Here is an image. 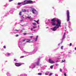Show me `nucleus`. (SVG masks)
I'll return each mask as SVG.
<instances>
[{"label":"nucleus","mask_w":76,"mask_h":76,"mask_svg":"<svg viewBox=\"0 0 76 76\" xmlns=\"http://www.w3.org/2000/svg\"><path fill=\"white\" fill-rule=\"evenodd\" d=\"M56 26H55L53 28H51V29L53 31H56L57 28H58L59 27H61V25H60V24H59L58 22V23L56 24Z\"/></svg>","instance_id":"obj_2"},{"label":"nucleus","mask_w":76,"mask_h":76,"mask_svg":"<svg viewBox=\"0 0 76 76\" xmlns=\"http://www.w3.org/2000/svg\"><path fill=\"white\" fill-rule=\"evenodd\" d=\"M18 36H19V35H18L16 34V37H18Z\"/></svg>","instance_id":"obj_31"},{"label":"nucleus","mask_w":76,"mask_h":76,"mask_svg":"<svg viewBox=\"0 0 76 76\" xmlns=\"http://www.w3.org/2000/svg\"><path fill=\"white\" fill-rule=\"evenodd\" d=\"M51 21L52 22H51V23L52 25L53 26H56V21L57 22V23H58V22L59 24H60V25L61 24V21L60 20L56 18H53L51 19Z\"/></svg>","instance_id":"obj_1"},{"label":"nucleus","mask_w":76,"mask_h":76,"mask_svg":"<svg viewBox=\"0 0 76 76\" xmlns=\"http://www.w3.org/2000/svg\"><path fill=\"white\" fill-rule=\"evenodd\" d=\"M8 56H10V53H8Z\"/></svg>","instance_id":"obj_32"},{"label":"nucleus","mask_w":76,"mask_h":76,"mask_svg":"<svg viewBox=\"0 0 76 76\" xmlns=\"http://www.w3.org/2000/svg\"><path fill=\"white\" fill-rule=\"evenodd\" d=\"M33 28L34 29H35V28H37V26H33Z\"/></svg>","instance_id":"obj_14"},{"label":"nucleus","mask_w":76,"mask_h":76,"mask_svg":"<svg viewBox=\"0 0 76 76\" xmlns=\"http://www.w3.org/2000/svg\"><path fill=\"white\" fill-rule=\"evenodd\" d=\"M39 61H38L37 62V63H36L37 65V66H38V65H39Z\"/></svg>","instance_id":"obj_12"},{"label":"nucleus","mask_w":76,"mask_h":76,"mask_svg":"<svg viewBox=\"0 0 76 76\" xmlns=\"http://www.w3.org/2000/svg\"><path fill=\"white\" fill-rule=\"evenodd\" d=\"M49 61L50 63H51V64L54 63V61L51 60V59L50 58L49 59Z\"/></svg>","instance_id":"obj_7"},{"label":"nucleus","mask_w":76,"mask_h":76,"mask_svg":"<svg viewBox=\"0 0 76 76\" xmlns=\"http://www.w3.org/2000/svg\"><path fill=\"white\" fill-rule=\"evenodd\" d=\"M37 39L36 38L35 39V41H37Z\"/></svg>","instance_id":"obj_33"},{"label":"nucleus","mask_w":76,"mask_h":76,"mask_svg":"<svg viewBox=\"0 0 76 76\" xmlns=\"http://www.w3.org/2000/svg\"><path fill=\"white\" fill-rule=\"evenodd\" d=\"M38 75H42V73H39L38 74Z\"/></svg>","instance_id":"obj_21"},{"label":"nucleus","mask_w":76,"mask_h":76,"mask_svg":"<svg viewBox=\"0 0 76 76\" xmlns=\"http://www.w3.org/2000/svg\"><path fill=\"white\" fill-rule=\"evenodd\" d=\"M50 75H52V73H50Z\"/></svg>","instance_id":"obj_41"},{"label":"nucleus","mask_w":76,"mask_h":76,"mask_svg":"<svg viewBox=\"0 0 76 76\" xmlns=\"http://www.w3.org/2000/svg\"><path fill=\"white\" fill-rule=\"evenodd\" d=\"M34 22H36V21L35 20H34Z\"/></svg>","instance_id":"obj_43"},{"label":"nucleus","mask_w":76,"mask_h":76,"mask_svg":"<svg viewBox=\"0 0 76 76\" xmlns=\"http://www.w3.org/2000/svg\"><path fill=\"white\" fill-rule=\"evenodd\" d=\"M15 31H16L17 32H19V31L18 30L16 29Z\"/></svg>","instance_id":"obj_24"},{"label":"nucleus","mask_w":76,"mask_h":76,"mask_svg":"<svg viewBox=\"0 0 76 76\" xmlns=\"http://www.w3.org/2000/svg\"><path fill=\"white\" fill-rule=\"evenodd\" d=\"M3 48H4L6 49V47L5 46H3Z\"/></svg>","instance_id":"obj_26"},{"label":"nucleus","mask_w":76,"mask_h":76,"mask_svg":"<svg viewBox=\"0 0 76 76\" xmlns=\"http://www.w3.org/2000/svg\"><path fill=\"white\" fill-rule=\"evenodd\" d=\"M31 16H30V17H27V18H28V19H31Z\"/></svg>","instance_id":"obj_18"},{"label":"nucleus","mask_w":76,"mask_h":76,"mask_svg":"<svg viewBox=\"0 0 76 76\" xmlns=\"http://www.w3.org/2000/svg\"><path fill=\"white\" fill-rule=\"evenodd\" d=\"M70 46H72V43H70Z\"/></svg>","instance_id":"obj_35"},{"label":"nucleus","mask_w":76,"mask_h":76,"mask_svg":"<svg viewBox=\"0 0 76 76\" xmlns=\"http://www.w3.org/2000/svg\"><path fill=\"white\" fill-rule=\"evenodd\" d=\"M64 75L65 76H66V73H64Z\"/></svg>","instance_id":"obj_29"},{"label":"nucleus","mask_w":76,"mask_h":76,"mask_svg":"<svg viewBox=\"0 0 76 76\" xmlns=\"http://www.w3.org/2000/svg\"><path fill=\"white\" fill-rule=\"evenodd\" d=\"M33 66H34V67H35V65H34Z\"/></svg>","instance_id":"obj_47"},{"label":"nucleus","mask_w":76,"mask_h":76,"mask_svg":"<svg viewBox=\"0 0 76 76\" xmlns=\"http://www.w3.org/2000/svg\"><path fill=\"white\" fill-rule=\"evenodd\" d=\"M31 31H32V30H33V29L32 28H31Z\"/></svg>","instance_id":"obj_39"},{"label":"nucleus","mask_w":76,"mask_h":76,"mask_svg":"<svg viewBox=\"0 0 76 76\" xmlns=\"http://www.w3.org/2000/svg\"><path fill=\"white\" fill-rule=\"evenodd\" d=\"M24 3V4H23V5H25V4H28V1L27 0H25L23 2V3Z\"/></svg>","instance_id":"obj_5"},{"label":"nucleus","mask_w":76,"mask_h":76,"mask_svg":"<svg viewBox=\"0 0 76 76\" xmlns=\"http://www.w3.org/2000/svg\"><path fill=\"white\" fill-rule=\"evenodd\" d=\"M33 25H37V24H36V23H32Z\"/></svg>","instance_id":"obj_16"},{"label":"nucleus","mask_w":76,"mask_h":76,"mask_svg":"<svg viewBox=\"0 0 76 76\" xmlns=\"http://www.w3.org/2000/svg\"><path fill=\"white\" fill-rule=\"evenodd\" d=\"M30 41H31V39H28L27 40L26 42H30Z\"/></svg>","instance_id":"obj_11"},{"label":"nucleus","mask_w":76,"mask_h":76,"mask_svg":"<svg viewBox=\"0 0 76 76\" xmlns=\"http://www.w3.org/2000/svg\"><path fill=\"white\" fill-rule=\"evenodd\" d=\"M66 35V33H64L63 36V39H64L65 38V36Z\"/></svg>","instance_id":"obj_9"},{"label":"nucleus","mask_w":76,"mask_h":76,"mask_svg":"<svg viewBox=\"0 0 76 76\" xmlns=\"http://www.w3.org/2000/svg\"><path fill=\"white\" fill-rule=\"evenodd\" d=\"M21 31H22V30H21Z\"/></svg>","instance_id":"obj_49"},{"label":"nucleus","mask_w":76,"mask_h":76,"mask_svg":"<svg viewBox=\"0 0 76 76\" xmlns=\"http://www.w3.org/2000/svg\"><path fill=\"white\" fill-rule=\"evenodd\" d=\"M21 21H23V20H21Z\"/></svg>","instance_id":"obj_46"},{"label":"nucleus","mask_w":76,"mask_h":76,"mask_svg":"<svg viewBox=\"0 0 76 76\" xmlns=\"http://www.w3.org/2000/svg\"><path fill=\"white\" fill-rule=\"evenodd\" d=\"M22 12H26V9H22Z\"/></svg>","instance_id":"obj_10"},{"label":"nucleus","mask_w":76,"mask_h":76,"mask_svg":"<svg viewBox=\"0 0 76 76\" xmlns=\"http://www.w3.org/2000/svg\"><path fill=\"white\" fill-rule=\"evenodd\" d=\"M38 60H39V61L40 60V59H38Z\"/></svg>","instance_id":"obj_45"},{"label":"nucleus","mask_w":76,"mask_h":76,"mask_svg":"<svg viewBox=\"0 0 76 76\" xmlns=\"http://www.w3.org/2000/svg\"><path fill=\"white\" fill-rule=\"evenodd\" d=\"M31 10L32 11V12L33 14H34V15H37V10L34 9L33 8H31Z\"/></svg>","instance_id":"obj_4"},{"label":"nucleus","mask_w":76,"mask_h":76,"mask_svg":"<svg viewBox=\"0 0 76 76\" xmlns=\"http://www.w3.org/2000/svg\"><path fill=\"white\" fill-rule=\"evenodd\" d=\"M21 13H22V12H20V13L19 14V15H21L22 14H21Z\"/></svg>","instance_id":"obj_20"},{"label":"nucleus","mask_w":76,"mask_h":76,"mask_svg":"<svg viewBox=\"0 0 76 76\" xmlns=\"http://www.w3.org/2000/svg\"><path fill=\"white\" fill-rule=\"evenodd\" d=\"M21 18L22 19H24V17H23V16H22Z\"/></svg>","instance_id":"obj_30"},{"label":"nucleus","mask_w":76,"mask_h":76,"mask_svg":"<svg viewBox=\"0 0 76 76\" xmlns=\"http://www.w3.org/2000/svg\"><path fill=\"white\" fill-rule=\"evenodd\" d=\"M61 48L62 49H63V46H62L61 47Z\"/></svg>","instance_id":"obj_25"},{"label":"nucleus","mask_w":76,"mask_h":76,"mask_svg":"<svg viewBox=\"0 0 76 76\" xmlns=\"http://www.w3.org/2000/svg\"><path fill=\"white\" fill-rule=\"evenodd\" d=\"M65 61H66V60H64V61H63V60L62 61V63H65Z\"/></svg>","instance_id":"obj_17"},{"label":"nucleus","mask_w":76,"mask_h":76,"mask_svg":"<svg viewBox=\"0 0 76 76\" xmlns=\"http://www.w3.org/2000/svg\"><path fill=\"white\" fill-rule=\"evenodd\" d=\"M24 57V56H21L20 57V58H23Z\"/></svg>","instance_id":"obj_27"},{"label":"nucleus","mask_w":76,"mask_h":76,"mask_svg":"<svg viewBox=\"0 0 76 76\" xmlns=\"http://www.w3.org/2000/svg\"><path fill=\"white\" fill-rule=\"evenodd\" d=\"M14 0H9V2H10L11 1H13Z\"/></svg>","instance_id":"obj_23"},{"label":"nucleus","mask_w":76,"mask_h":76,"mask_svg":"<svg viewBox=\"0 0 76 76\" xmlns=\"http://www.w3.org/2000/svg\"><path fill=\"white\" fill-rule=\"evenodd\" d=\"M22 3H23V2H21V3L19 2L18 3V5H20V4H22Z\"/></svg>","instance_id":"obj_13"},{"label":"nucleus","mask_w":76,"mask_h":76,"mask_svg":"<svg viewBox=\"0 0 76 76\" xmlns=\"http://www.w3.org/2000/svg\"><path fill=\"white\" fill-rule=\"evenodd\" d=\"M39 20H38L37 21H36V22H37V24H39Z\"/></svg>","instance_id":"obj_15"},{"label":"nucleus","mask_w":76,"mask_h":76,"mask_svg":"<svg viewBox=\"0 0 76 76\" xmlns=\"http://www.w3.org/2000/svg\"><path fill=\"white\" fill-rule=\"evenodd\" d=\"M33 3V1L31 0H28V4H32Z\"/></svg>","instance_id":"obj_8"},{"label":"nucleus","mask_w":76,"mask_h":76,"mask_svg":"<svg viewBox=\"0 0 76 76\" xmlns=\"http://www.w3.org/2000/svg\"><path fill=\"white\" fill-rule=\"evenodd\" d=\"M26 40H25V39H24V40H23V42H24V41H25Z\"/></svg>","instance_id":"obj_40"},{"label":"nucleus","mask_w":76,"mask_h":76,"mask_svg":"<svg viewBox=\"0 0 76 76\" xmlns=\"http://www.w3.org/2000/svg\"><path fill=\"white\" fill-rule=\"evenodd\" d=\"M23 34H24V35H26V33H23Z\"/></svg>","instance_id":"obj_22"},{"label":"nucleus","mask_w":76,"mask_h":76,"mask_svg":"<svg viewBox=\"0 0 76 76\" xmlns=\"http://www.w3.org/2000/svg\"><path fill=\"white\" fill-rule=\"evenodd\" d=\"M32 37H33V36H30V38H32Z\"/></svg>","instance_id":"obj_34"},{"label":"nucleus","mask_w":76,"mask_h":76,"mask_svg":"<svg viewBox=\"0 0 76 76\" xmlns=\"http://www.w3.org/2000/svg\"><path fill=\"white\" fill-rule=\"evenodd\" d=\"M56 66H58V64H56Z\"/></svg>","instance_id":"obj_37"},{"label":"nucleus","mask_w":76,"mask_h":76,"mask_svg":"<svg viewBox=\"0 0 76 76\" xmlns=\"http://www.w3.org/2000/svg\"><path fill=\"white\" fill-rule=\"evenodd\" d=\"M60 71L61 72H62V69H61L60 68Z\"/></svg>","instance_id":"obj_28"},{"label":"nucleus","mask_w":76,"mask_h":76,"mask_svg":"<svg viewBox=\"0 0 76 76\" xmlns=\"http://www.w3.org/2000/svg\"><path fill=\"white\" fill-rule=\"evenodd\" d=\"M66 15L67 16V21L69 22L70 20V15H69V11L67 10L66 12Z\"/></svg>","instance_id":"obj_3"},{"label":"nucleus","mask_w":76,"mask_h":76,"mask_svg":"<svg viewBox=\"0 0 76 76\" xmlns=\"http://www.w3.org/2000/svg\"><path fill=\"white\" fill-rule=\"evenodd\" d=\"M45 75H48V74H45Z\"/></svg>","instance_id":"obj_42"},{"label":"nucleus","mask_w":76,"mask_h":76,"mask_svg":"<svg viewBox=\"0 0 76 76\" xmlns=\"http://www.w3.org/2000/svg\"><path fill=\"white\" fill-rule=\"evenodd\" d=\"M21 64H22V63H15V65L16 66H17V67H19V66H21Z\"/></svg>","instance_id":"obj_6"},{"label":"nucleus","mask_w":76,"mask_h":76,"mask_svg":"<svg viewBox=\"0 0 76 76\" xmlns=\"http://www.w3.org/2000/svg\"><path fill=\"white\" fill-rule=\"evenodd\" d=\"M53 65H52L51 66H50V68L51 69H53Z\"/></svg>","instance_id":"obj_19"},{"label":"nucleus","mask_w":76,"mask_h":76,"mask_svg":"<svg viewBox=\"0 0 76 76\" xmlns=\"http://www.w3.org/2000/svg\"><path fill=\"white\" fill-rule=\"evenodd\" d=\"M14 61H16V59H14Z\"/></svg>","instance_id":"obj_36"},{"label":"nucleus","mask_w":76,"mask_h":76,"mask_svg":"<svg viewBox=\"0 0 76 76\" xmlns=\"http://www.w3.org/2000/svg\"><path fill=\"white\" fill-rule=\"evenodd\" d=\"M75 50H76V47L75 48Z\"/></svg>","instance_id":"obj_44"},{"label":"nucleus","mask_w":76,"mask_h":76,"mask_svg":"<svg viewBox=\"0 0 76 76\" xmlns=\"http://www.w3.org/2000/svg\"><path fill=\"white\" fill-rule=\"evenodd\" d=\"M22 30H24V29H22Z\"/></svg>","instance_id":"obj_48"},{"label":"nucleus","mask_w":76,"mask_h":76,"mask_svg":"<svg viewBox=\"0 0 76 76\" xmlns=\"http://www.w3.org/2000/svg\"><path fill=\"white\" fill-rule=\"evenodd\" d=\"M38 36H37L36 38L37 39H38Z\"/></svg>","instance_id":"obj_38"}]
</instances>
